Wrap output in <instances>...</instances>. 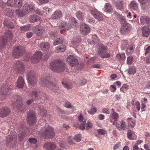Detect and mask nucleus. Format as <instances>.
<instances>
[{
  "instance_id": "1",
  "label": "nucleus",
  "mask_w": 150,
  "mask_h": 150,
  "mask_svg": "<svg viewBox=\"0 0 150 150\" xmlns=\"http://www.w3.org/2000/svg\"><path fill=\"white\" fill-rule=\"evenodd\" d=\"M50 67L52 71L57 73L63 72L66 69L64 62L62 60H60L52 62L50 64Z\"/></svg>"
},
{
  "instance_id": "2",
  "label": "nucleus",
  "mask_w": 150,
  "mask_h": 150,
  "mask_svg": "<svg viewBox=\"0 0 150 150\" xmlns=\"http://www.w3.org/2000/svg\"><path fill=\"white\" fill-rule=\"evenodd\" d=\"M40 133L45 138H52L55 136V134L53 128L47 126L42 128Z\"/></svg>"
},
{
  "instance_id": "3",
  "label": "nucleus",
  "mask_w": 150,
  "mask_h": 150,
  "mask_svg": "<svg viewBox=\"0 0 150 150\" xmlns=\"http://www.w3.org/2000/svg\"><path fill=\"white\" fill-rule=\"evenodd\" d=\"M118 19L121 23L122 27L120 29V31L121 33L123 34L129 30L130 25L127 23L124 17L120 15H119Z\"/></svg>"
},
{
  "instance_id": "4",
  "label": "nucleus",
  "mask_w": 150,
  "mask_h": 150,
  "mask_svg": "<svg viewBox=\"0 0 150 150\" xmlns=\"http://www.w3.org/2000/svg\"><path fill=\"white\" fill-rule=\"evenodd\" d=\"M16 132H11L7 137L6 141L7 145L11 147H14L16 143Z\"/></svg>"
},
{
  "instance_id": "5",
  "label": "nucleus",
  "mask_w": 150,
  "mask_h": 150,
  "mask_svg": "<svg viewBox=\"0 0 150 150\" xmlns=\"http://www.w3.org/2000/svg\"><path fill=\"white\" fill-rule=\"evenodd\" d=\"M27 79L28 83L31 85L33 86L35 85L37 82V80L35 77V73L32 71H28L27 75Z\"/></svg>"
},
{
  "instance_id": "6",
  "label": "nucleus",
  "mask_w": 150,
  "mask_h": 150,
  "mask_svg": "<svg viewBox=\"0 0 150 150\" xmlns=\"http://www.w3.org/2000/svg\"><path fill=\"white\" fill-rule=\"evenodd\" d=\"M36 114L34 111H29L27 115V121L30 125L34 124L36 121Z\"/></svg>"
},
{
  "instance_id": "7",
  "label": "nucleus",
  "mask_w": 150,
  "mask_h": 150,
  "mask_svg": "<svg viewBox=\"0 0 150 150\" xmlns=\"http://www.w3.org/2000/svg\"><path fill=\"white\" fill-rule=\"evenodd\" d=\"M40 84L41 86L48 87L50 89L53 90L55 88L56 84L48 80L47 79L41 80Z\"/></svg>"
},
{
  "instance_id": "8",
  "label": "nucleus",
  "mask_w": 150,
  "mask_h": 150,
  "mask_svg": "<svg viewBox=\"0 0 150 150\" xmlns=\"http://www.w3.org/2000/svg\"><path fill=\"white\" fill-rule=\"evenodd\" d=\"M25 52V49L23 47L17 46L14 48L13 56L14 58H18L23 55Z\"/></svg>"
},
{
  "instance_id": "9",
  "label": "nucleus",
  "mask_w": 150,
  "mask_h": 150,
  "mask_svg": "<svg viewBox=\"0 0 150 150\" xmlns=\"http://www.w3.org/2000/svg\"><path fill=\"white\" fill-rule=\"evenodd\" d=\"M91 13L93 17L98 21H101L102 20L103 14L96 9H92L91 11Z\"/></svg>"
},
{
  "instance_id": "10",
  "label": "nucleus",
  "mask_w": 150,
  "mask_h": 150,
  "mask_svg": "<svg viewBox=\"0 0 150 150\" xmlns=\"http://www.w3.org/2000/svg\"><path fill=\"white\" fill-rule=\"evenodd\" d=\"M14 69L17 73H21L24 70V67L22 62L20 61H18L14 66Z\"/></svg>"
},
{
  "instance_id": "11",
  "label": "nucleus",
  "mask_w": 150,
  "mask_h": 150,
  "mask_svg": "<svg viewBox=\"0 0 150 150\" xmlns=\"http://www.w3.org/2000/svg\"><path fill=\"white\" fill-rule=\"evenodd\" d=\"M15 105H16L17 110L19 111H23L24 108L22 98L19 97L18 98L17 100L15 103Z\"/></svg>"
},
{
  "instance_id": "12",
  "label": "nucleus",
  "mask_w": 150,
  "mask_h": 150,
  "mask_svg": "<svg viewBox=\"0 0 150 150\" xmlns=\"http://www.w3.org/2000/svg\"><path fill=\"white\" fill-rule=\"evenodd\" d=\"M77 59L73 56L69 55L66 59V61L71 67H73L76 64H78Z\"/></svg>"
},
{
  "instance_id": "13",
  "label": "nucleus",
  "mask_w": 150,
  "mask_h": 150,
  "mask_svg": "<svg viewBox=\"0 0 150 150\" xmlns=\"http://www.w3.org/2000/svg\"><path fill=\"white\" fill-rule=\"evenodd\" d=\"M10 111L8 108L2 107L0 110V117L3 118L6 117L10 114Z\"/></svg>"
},
{
  "instance_id": "14",
  "label": "nucleus",
  "mask_w": 150,
  "mask_h": 150,
  "mask_svg": "<svg viewBox=\"0 0 150 150\" xmlns=\"http://www.w3.org/2000/svg\"><path fill=\"white\" fill-rule=\"evenodd\" d=\"M33 30L39 36L42 35L44 31L43 27L40 25L35 26L33 28Z\"/></svg>"
},
{
  "instance_id": "15",
  "label": "nucleus",
  "mask_w": 150,
  "mask_h": 150,
  "mask_svg": "<svg viewBox=\"0 0 150 150\" xmlns=\"http://www.w3.org/2000/svg\"><path fill=\"white\" fill-rule=\"evenodd\" d=\"M42 55L41 52L39 51L36 52L31 58V60L34 62L37 63L41 58Z\"/></svg>"
},
{
  "instance_id": "16",
  "label": "nucleus",
  "mask_w": 150,
  "mask_h": 150,
  "mask_svg": "<svg viewBox=\"0 0 150 150\" xmlns=\"http://www.w3.org/2000/svg\"><path fill=\"white\" fill-rule=\"evenodd\" d=\"M43 146L47 150H53L56 147V145L53 142H51L45 143Z\"/></svg>"
},
{
  "instance_id": "17",
  "label": "nucleus",
  "mask_w": 150,
  "mask_h": 150,
  "mask_svg": "<svg viewBox=\"0 0 150 150\" xmlns=\"http://www.w3.org/2000/svg\"><path fill=\"white\" fill-rule=\"evenodd\" d=\"M89 28L86 24H82L81 26V32L84 35H86L90 32Z\"/></svg>"
},
{
  "instance_id": "18",
  "label": "nucleus",
  "mask_w": 150,
  "mask_h": 150,
  "mask_svg": "<svg viewBox=\"0 0 150 150\" xmlns=\"http://www.w3.org/2000/svg\"><path fill=\"white\" fill-rule=\"evenodd\" d=\"M63 16L62 12L59 11H55L52 14V19H57L61 18Z\"/></svg>"
},
{
  "instance_id": "19",
  "label": "nucleus",
  "mask_w": 150,
  "mask_h": 150,
  "mask_svg": "<svg viewBox=\"0 0 150 150\" xmlns=\"http://www.w3.org/2000/svg\"><path fill=\"white\" fill-rule=\"evenodd\" d=\"M7 42V37L6 36H4L0 39V50L2 49Z\"/></svg>"
},
{
  "instance_id": "20",
  "label": "nucleus",
  "mask_w": 150,
  "mask_h": 150,
  "mask_svg": "<svg viewBox=\"0 0 150 150\" xmlns=\"http://www.w3.org/2000/svg\"><path fill=\"white\" fill-rule=\"evenodd\" d=\"M17 87L20 88H23L24 86V81L22 76H20L16 82Z\"/></svg>"
},
{
  "instance_id": "21",
  "label": "nucleus",
  "mask_w": 150,
  "mask_h": 150,
  "mask_svg": "<svg viewBox=\"0 0 150 150\" xmlns=\"http://www.w3.org/2000/svg\"><path fill=\"white\" fill-rule=\"evenodd\" d=\"M135 48V46L133 45H131L128 46L126 51V54L127 55L132 54L134 52Z\"/></svg>"
},
{
  "instance_id": "22",
  "label": "nucleus",
  "mask_w": 150,
  "mask_h": 150,
  "mask_svg": "<svg viewBox=\"0 0 150 150\" xmlns=\"http://www.w3.org/2000/svg\"><path fill=\"white\" fill-rule=\"evenodd\" d=\"M142 34L143 37H147L150 33V30L148 27L144 26L142 29Z\"/></svg>"
},
{
  "instance_id": "23",
  "label": "nucleus",
  "mask_w": 150,
  "mask_h": 150,
  "mask_svg": "<svg viewBox=\"0 0 150 150\" xmlns=\"http://www.w3.org/2000/svg\"><path fill=\"white\" fill-rule=\"evenodd\" d=\"M6 85H3L0 88V94L1 95L4 96L7 94L9 90Z\"/></svg>"
},
{
  "instance_id": "24",
  "label": "nucleus",
  "mask_w": 150,
  "mask_h": 150,
  "mask_svg": "<svg viewBox=\"0 0 150 150\" xmlns=\"http://www.w3.org/2000/svg\"><path fill=\"white\" fill-rule=\"evenodd\" d=\"M104 11L108 13H111L113 11L111 5L109 3H106L104 7Z\"/></svg>"
},
{
  "instance_id": "25",
  "label": "nucleus",
  "mask_w": 150,
  "mask_h": 150,
  "mask_svg": "<svg viewBox=\"0 0 150 150\" xmlns=\"http://www.w3.org/2000/svg\"><path fill=\"white\" fill-rule=\"evenodd\" d=\"M4 24L5 26L9 28L12 29L14 28L13 23L11 22L9 20L5 19L4 22Z\"/></svg>"
},
{
  "instance_id": "26",
  "label": "nucleus",
  "mask_w": 150,
  "mask_h": 150,
  "mask_svg": "<svg viewBox=\"0 0 150 150\" xmlns=\"http://www.w3.org/2000/svg\"><path fill=\"white\" fill-rule=\"evenodd\" d=\"M107 51V47L104 46H100L98 51V54L100 55H103L106 53Z\"/></svg>"
},
{
  "instance_id": "27",
  "label": "nucleus",
  "mask_w": 150,
  "mask_h": 150,
  "mask_svg": "<svg viewBox=\"0 0 150 150\" xmlns=\"http://www.w3.org/2000/svg\"><path fill=\"white\" fill-rule=\"evenodd\" d=\"M23 5L22 0H14L13 6L15 8H21Z\"/></svg>"
},
{
  "instance_id": "28",
  "label": "nucleus",
  "mask_w": 150,
  "mask_h": 150,
  "mask_svg": "<svg viewBox=\"0 0 150 150\" xmlns=\"http://www.w3.org/2000/svg\"><path fill=\"white\" fill-rule=\"evenodd\" d=\"M15 13L18 18L23 17L25 15V13L23 11V9L22 11L19 9L16 10L15 11Z\"/></svg>"
},
{
  "instance_id": "29",
  "label": "nucleus",
  "mask_w": 150,
  "mask_h": 150,
  "mask_svg": "<svg viewBox=\"0 0 150 150\" xmlns=\"http://www.w3.org/2000/svg\"><path fill=\"white\" fill-rule=\"evenodd\" d=\"M40 20L39 17L36 16H31L29 18V21L30 23H34L37 22Z\"/></svg>"
},
{
  "instance_id": "30",
  "label": "nucleus",
  "mask_w": 150,
  "mask_h": 150,
  "mask_svg": "<svg viewBox=\"0 0 150 150\" xmlns=\"http://www.w3.org/2000/svg\"><path fill=\"white\" fill-rule=\"evenodd\" d=\"M40 48L42 51H47L50 48L49 45L47 43H43L40 44Z\"/></svg>"
},
{
  "instance_id": "31",
  "label": "nucleus",
  "mask_w": 150,
  "mask_h": 150,
  "mask_svg": "<svg viewBox=\"0 0 150 150\" xmlns=\"http://www.w3.org/2000/svg\"><path fill=\"white\" fill-rule=\"evenodd\" d=\"M115 6L116 8L122 11L123 9L124 6L122 0H119L115 2Z\"/></svg>"
},
{
  "instance_id": "32",
  "label": "nucleus",
  "mask_w": 150,
  "mask_h": 150,
  "mask_svg": "<svg viewBox=\"0 0 150 150\" xmlns=\"http://www.w3.org/2000/svg\"><path fill=\"white\" fill-rule=\"evenodd\" d=\"M61 25L62 28H64L67 30L70 29L71 27L69 23L65 22H62L61 24Z\"/></svg>"
},
{
  "instance_id": "33",
  "label": "nucleus",
  "mask_w": 150,
  "mask_h": 150,
  "mask_svg": "<svg viewBox=\"0 0 150 150\" xmlns=\"http://www.w3.org/2000/svg\"><path fill=\"white\" fill-rule=\"evenodd\" d=\"M31 29V26L30 24H28L24 26L20 27V30L22 31H26L29 30Z\"/></svg>"
},
{
  "instance_id": "34",
  "label": "nucleus",
  "mask_w": 150,
  "mask_h": 150,
  "mask_svg": "<svg viewBox=\"0 0 150 150\" xmlns=\"http://www.w3.org/2000/svg\"><path fill=\"white\" fill-rule=\"evenodd\" d=\"M140 20L142 22L145 21L148 26H149L150 25V18H149L144 16H142L141 17Z\"/></svg>"
},
{
  "instance_id": "35",
  "label": "nucleus",
  "mask_w": 150,
  "mask_h": 150,
  "mask_svg": "<svg viewBox=\"0 0 150 150\" xmlns=\"http://www.w3.org/2000/svg\"><path fill=\"white\" fill-rule=\"evenodd\" d=\"M70 25L72 28L75 27L77 25V20L76 19L74 18L71 17L70 19Z\"/></svg>"
},
{
  "instance_id": "36",
  "label": "nucleus",
  "mask_w": 150,
  "mask_h": 150,
  "mask_svg": "<svg viewBox=\"0 0 150 150\" xmlns=\"http://www.w3.org/2000/svg\"><path fill=\"white\" fill-rule=\"evenodd\" d=\"M137 3L135 1H133L130 3V8L132 10H136L137 9Z\"/></svg>"
},
{
  "instance_id": "37",
  "label": "nucleus",
  "mask_w": 150,
  "mask_h": 150,
  "mask_svg": "<svg viewBox=\"0 0 150 150\" xmlns=\"http://www.w3.org/2000/svg\"><path fill=\"white\" fill-rule=\"evenodd\" d=\"M76 16L79 21H83V15L80 11H77L76 12Z\"/></svg>"
},
{
  "instance_id": "38",
  "label": "nucleus",
  "mask_w": 150,
  "mask_h": 150,
  "mask_svg": "<svg viewBox=\"0 0 150 150\" xmlns=\"http://www.w3.org/2000/svg\"><path fill=\"white\" fill-rule=\"evenodd\" d=\"M39 112L40 113V115L41 116L46 117L47 115L46 111L45 109L43 108V107H41L39 109Z\"/></svg>"
},
{
  "instance_id": "39",
  "label": "nucleus",
  "mask_w": 150,
  "mask_h": 150,
  "mask_svg": "<svg viewBox=\"0 0 150 150\" xmlns=\"http://www.w3.org/2000/svg\"><path fill=\"white\" fill-rule=\"evenodd\" d=\"M28 4H25L22 7V9L25 13H28L30 12V9H29Z\"/></svg>"
},
{
  "instance_id": "40",
  "label": "nucleus",
  "mask_w": 150,
  "mask_h": 150,
  "mask_svg": "<svg viewBox=\"0 0 150 150\" xmlns=\"http://www.w3.org/2000/svg\"><path fill=\"white\" fill-rule=\"evenodd\" d=\"M128 73L129 74H134L136 72V70L134 67H130L128 70Z\"/></svg>"
},
{
  "instance_id": "41",
  "label": "nucleus",
  "mask_w": 150,
  "mask_h": 150,
  "mask_svg": "<svg viewBox=\"0 0 150 150\" xmlns=\"http://www.w3.org/2000/svg\"><path fill=\"white\" fill-rule=\"evenodd\" d=\"M63 43V40L60 38L56 39L54 42L53 44L54 45H56L59 44H62Z\"/></svg>"
},
{
  "instance_id": "42",
  "label": "nucleus",
  "mask_w": 150,
  "mask_h": 150,
  "mask_svg": "<svg viewBox=\"0 0 150 150\" xmlns=\"http://www.w3.org/2000/svg\"><path fill=\"white\" fill-rule=\"evenodd\" d=\"M134 59L132 56L128 57L127 59V64H132Z\"/></svg>"
},
{
  "instance_id": "43",
  "label": "nucleus",
  "mask_w": 150,
  "mask_h": 150,
  "mask_svg": "<svg viewBox=\"0 0 150 150\" xmlns=\"http://www.w3.org/2000/svg\"><path fill=\"white\" fill-rule=\"evenodd\" d=\"M86 124V121H83L82 123L78 125V127L81 130H83L85 129V125Z\"/></svg>"
},
{
  "instance_id": "44",
  "label": "nucleus",
  "mask_w": 150,
  "mask_h": 150,
  "mask_svg": "<svg viewBox=\"0 0 150 150\" xmlns=\"http://www.w3.org/2000/svg\"><path fill=\"white\" fill-rule=\"evenodd\" d=\"M128 45V42L127 41H123L122 42L121 48L123 50L125 49Z\"/></svg>"
},
{
  "instance_id": "45",
  "label": "nucleus",
  "mask_w": 150,
  "mask_h": 150,
  "mask_svg": "<svg viewBox=\"0 0 150 150\" xmlns=\"http://www.w3.org/2000/svg\"><path fill=\"white\" fill-rule=\"evenodd\" d=\"M141 4L143 6L147 5L148 4L149 0H138Z\"/></svg>"
},
{
  "instance_id": "46",
  "label": "nucleus",
  "mask_w": 150,
  "mask_h": 150,
  "mask_svg": "<svg viewBox=\"0 0 150 150\" xmlns=\"http://www.w3.org/2000/svg\"><path fill=\"white\" fill-rule=\"evenodd\" d=\"M97 109L95 107H93L91 109L89 110L88 111V113L91 115L94 114L97 111Z\"/></svg>"
},
{
  "instance_id": "47",
  "label": "nucleus",
  "mask_w": 150,
  "mask_h": 150,
  "mask_svg": "<svg viewBox=\"0 0 150 150\" xmlns=\"http://www.w3.org/2000/svg\"><path fill=\"white\" fill-rule=\"evenodd\" d=\"M66 48V47L65 45H61L59 46L58 49V51L59 52H63L64 51Z\"/></svg>"
},
{
  "instance_id": "48",
  "label": "nucleus",
  "mask_w": 150,
  "mask_h": 150,
  "mask_svg": "<svg viewBox=\"0 0 150 150\" xmlns=\"http://www.w3.org/2000/svg\"><path fill=\"white\" fill-rule=\"evenodd\" d=\"M74 139L77 142H79L81 140V135L79 134H78L74 137Z\"/></svg>"
},
{
  "instance_id": "49",
  "label": "nucleus",
  "mask_w": 150,
  "mask_h": 150,
  "mask_svg": "<svg viewBox=\"0 0 150 150\" xmlns=\"http://www.w3.org/2000/svg\"><path fill=\"white\" fill-rule=\"evenodd\" d=\"M29 9H30V12L32 10H34L35 9V4L33 3H31L30 4H28Z\"/></svg>"
},
{
  "instance_id": "50",
  "label": "nucleus",
  "mask_w": 150,
  "mask_h": 150,
  "mask_svg": "<svg viewBox=\"0 0 150 150\" xmlns=\"http://www.w3.org/2000/svg\"><path fill=\"white\" fill-rule=\"evenodd\" d=\"M117 57L121 60H124L125 59V54H122L117 56Z\"/></svg>"
},
{
  "instance_id": "51",
  "label": "nucleus",
  "mask_w": 150,
  "mask_h": 150,
  "mask_svg": "<svg viewBox=\"0 0 150 150\" xmlns=\"http://www.w3.org/2000/svg\"><path fill=\"white\" fill-rule=\"evenodd\" d=\"M62 83L64 85L65 87L67 88L68 89H71L72 87V85H69L68 84L64 83L63 81L62 82Z\"/></svg>"
},
{
  "instance_id": "52",
  "label": "nucleus",
  "mask_w": 150,
  "mask_h": 150,
  "mask_svg": "<svg viewBox=\"0 0 150 150\" xmlns=\"http://www.w3.org/2000/svg\"><path fill=\"white\" fill-rule=\"evenodd\" d=\"M25 135V132H23L18 134V137L20 140H22Z\"/></svg>"
},
{
  "instance_id": "53",
  "label": "nucleus",
  "mask_w": 150,
  "mask_h": 150,
  "mask_svg": "<svg viewBox=\"0 0 150 150\" xmlns=\"http://www.w3.org/2000/svg\"><path fill=\"white\" fill-rule=\"evenodd\" d=\"M86 129H88L91 128L93 126L92 123L90 122H88L86 123Z\"/></svg>"
},
{
  "instance_id": "54",
  "label": "nucleus",
  "mask_w": 150,
  "mask_h": 150,
  "mask_svg": "<svg viewBox=\"0 0 150 150\" xmlns=\"http://www.w3.org/2000/svg\"><path fill=\"white\" fill-rule=\"evenodd\" d=\"M118 116V114L117 113L115 112H114L112 115V117L113 119L117 120Z\"/></svg>"
},
{
  "instance_id": "55",
  "label": "nucleus",
  "mask_w": 150,
  "mask_h": 150,
  "mask_svg": "<svg viewBox=\"0 0 150 150\" xmlns=\"http://www.w3.org/2000/svg\"><path fill=\"white\" fill-rule=\"evenodd\" d=\"M97 132L99 134L101 135H104L105 132V130L101 129H98Z\"/></svg>"
},
{
  "instance_id": "56",
  "label": "nucleus",
  "mask_w": 150,
  "mask_h": 150,
  "mask_svg": "<svg viewBox=\"0 0 150 150\" xmlns=\"http://www.w3.org/2000/svg\"><path fill=\"white\" fill-rule=\"evenodd\" d=\"M28 141L31 143L35 144L37 142V140L35 138H30L28 139Z\"/></svg>"
},
{
  "instance_id": "57",
  "label": "nucleus",
  "mask_w": 150,
  "mask_h": 150,
  "mask_svg": "<svg viewBox=\"0 0 150 150\" xmlns=\"http://www.w3.org/2000/svg\"><path fill=\"white\" fill-rule=\"evenodd\" d=\"M6 34L10 37V39H11L13 37V34L10 31H7L6 32Z\"/></svg>"
},
{
  "instance_id": "58",
  "label": "nucleus",
  "mask_w": 150,
  "mask_h": 150,
  "mask_svg": "<svg viewBox=\"0 0 150 150\" xmlns=\"http://www.w3.org/2000/svg\"><path fill=\"white\" fill-rule=\"evenodd\" d=\"M50 0H39L40 4H43L48 3Z\"/></svg>"
},
{
  "instance_id": "59",
  "label": "nucleus",
  "mask_w": 150,
  "mask_h": 150,
  "mask_svg": "<svg viewBox=\"0 0 150 150\" xmlns=\"http://www.w3.org/2000/svg\"><path fill=\"white\" fill-rule=\"evenodd\" d=\"M120 126L122 128V129H124L126 127L125 123V122L122 120H121L120 121Z\"/></svg>"
},
{
  "instance_id": "60",
  "label": "nucleus",
  "mask_w": 150,
  "mask_h": 150,
  "mask_svg": "<svg viewBox=\"0 0 150 150\" xmlns=\"http://www.w3.org/2000/svg\"><path fill=\"white\" fill-rule=\"evenodd\" d=\"M135 104L136 106V108L137 110L139 111V110L140 108V104L139 102L137 101L135 103Z\"/></svg>"
},
{
  "instance_id": "61",
  "label": "nucleus",
  "mask_w": 150,
  "mask_h": 150,
  "mask_svg": "<svg viewBox=\"0 0 150 150\" xmlns=\"http://www.w3.org/2000/svg\"><path fill=\"white\" fill-rule=\"evenodd\" d=\"M145 50L146 52L145 53V55H146L148 53H150V46H149L148 47H147L146 49Z\"/></svg>"
},
{
  "instance_id": "62",
  "label": "nucleus",
  "mask_w": 150,
  "mask_h": 150,
  "mask_svg": "<svg viewBox=\"0 0 150 150\" xmlns=\"http://www.w3.org/2000/svg\"><path fill=\"white\" fill-rule=\"evenodd\" d=\"M31 95L35 97H37L38 95V92L36 91H33L31 92Z\"/></svg>"
},
{
  "instance_id": "63",
  "label": "nucleus",
  "mask_w": 150,
  "mask_h": 150,
  "mask_svg": "<svg viewBox=\"0 0 150 150\" xmlns=\"http://www.w3.org/2000/svg\"><path fill=\"white\" fill-rule=\"evenodd\" d=\"M103 112L105 113H106L109 114L110 113V112L109 110V109L108 108H104L103 110Z\"/></svg>"
},
{
  "instance_id": "64",
  "label": "nucleus",
  "mask_w": 150,
  "mask_h": 150,
  "mask_svg": "<svg viewBox=\"0 0 150 150\" xmlns=\"http://www.w3.org/2000/svg\"><path fill=\"white\" fill-rule=\"evenodd\" d=\"M145 61L146 63L150 64V54L146 57Z\"/></svg>"
}]
</instances>
